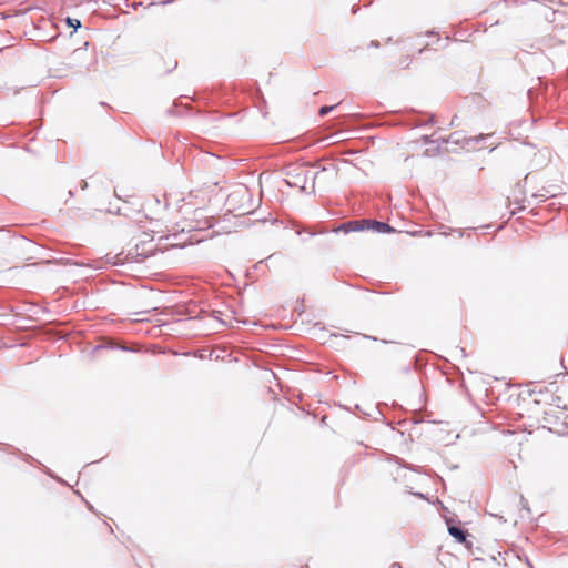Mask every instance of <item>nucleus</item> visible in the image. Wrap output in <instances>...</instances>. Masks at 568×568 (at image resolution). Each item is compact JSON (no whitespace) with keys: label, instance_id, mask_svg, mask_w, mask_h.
<instances>
[{"label":"nucleus","instance_id":"6e6552de","mask_svg":"<svg viewBox=\"0 0 568 568\" xmlns=\"http://www.w3.org/2000/svg\"><path fill=\"white\" fill-rule=\"evenodd\" d=\"M67 23H68V26L72 27L74 29H78L81 26V23L78 19H72V18H68Z\"/></svg>","mask_w":568,"mask_h":568},{"label":"nucleus","instance_id":"20e7f679","mask_svg":"<svg viewBox=\"0 0 568 568\" xmlns=\"http://www.w3.org/2000/svg\"><path fill=\"white\" fill-rule=\"evenodd\" d=\"M557 413H559L557 409H550L548 412H545L544 419L547 423L549 429L558 428V423L556 420H552L554 418H558Z\"/></svg>","mask_w":568,"mask_h":568},{"label":"nucleus","instance_id":"1a4fd4ad","mask_svg":"<svg viewBox=\"0 0 568 568\" xmlns=\"http://www.w3.org/2000/svg\"><path fill=\"white\" fill-rule=\"evenodd\" d=\"M333 108H334V106H322V108L320 109V112H318V113H320V115H321V116H324V115H326L331 110H333Z\"/></svg>","mask_w":568,"mask_h":568},{"label":"nucleus","instance_id":"f03ea898","mask_svg":"<svg viewBox=\"0 0 568 568\" xmlns=\"http://www.w3.org/2000/svg\"><path fill=\"white\" fill-rule=\"evenodd\" d=\"M193 213V217L190 219V221L182 226V231L185 230V227H187L189 230H196V229H205V227H210L211 226V223L209 221H202L204 216V212L203 210L199 209V210H194L192 211Z\"/></svg>","mask_w":568,"mask_h":568},{"label":"nucleus","instance_id":"39448f33","mask_svg":"<svg viewBox=\"0 0 568 568\" xmlns=\"http://www.w3.org/2000/svg\"><path fill=\"white\" fill-rule=\"evenodd\" d=\"M448 532L450 536H453L458 542H465L466 541V531H464L462 528L456 526H449Z\"/></svg>","mask_w":568,"mask_h":568},{"label":"nucleus","instance_id":"0eeeda50","mask_svg":"<svg viewBox=\"0 0 568 568\" xmlns=\"http://www.w3.org/2000/svg\"><path fill=\"white\" fill-rule=\"evenodd\" d=\"M342 229L345 231V232H348V231H357V230H361V225H359V222L358 221H353V222H348L346 224H344L342 226Z\"/></svg>","mask_w":568,"mask_h":568},{"label":"nucleus","instance_id":"423d86ee","mask_svg":"<svg viewBox=\"0 0 568 568\" xmlns=\"http://www.w3.org/2000/svg\"><path fill=\"white\" fill-rule=\"evenodd\" d=\"M372 225L375 231L377 232H392L393 227H390L388 224L383 222L373 221Z\"/></svg>","mask_w":568,"mask_h":568},{"label":"nucleus","instance_id":"f257e3e1","mask_svg":"<svg viewBox=\"0 0 568 568\" xmlns=\"http://www.w3.org/2000/svg\"><path fill=\"white\" fill-rule=\"evenodd\" d=\"M163 206L158 199H149L144 201L142 205V211L138 213L136 222L141 225L142 229H146L144 225L149 222L152 227L150 231L152 233H160L161 230L156 229L159 223L162 220Z\"/></svg>","mask_w":568,"mask_h":568},{"label":"nucleus","instance_id":"9d476101","mask_svg":"<svg viewBox=\"0 0 568 568\" xmlns=\"http://www.w3.org/2000/svg\"><path fill=\"white\" fill-rule=\"evenodd\" d=\"M181 209L184 210V213H191V209L187 205H183Z\"/></svg>","mask_w":568,"mask_h":568},{"label":"nucleus","instance_id":"7ed1b4c3","mask_svg":"<svg viewBox=\"0 0 568 568\" xmlns=\"http://www.w3.org/2000/svg\"><path fill=\"white\" fill-rule=\"evenodd\" d=\"M286 183L290 186L298 187L300 190H305L306 186V174L302 173H287Z\"/></svg>","mask_w":568,"mask_h":568}]
</instances>
